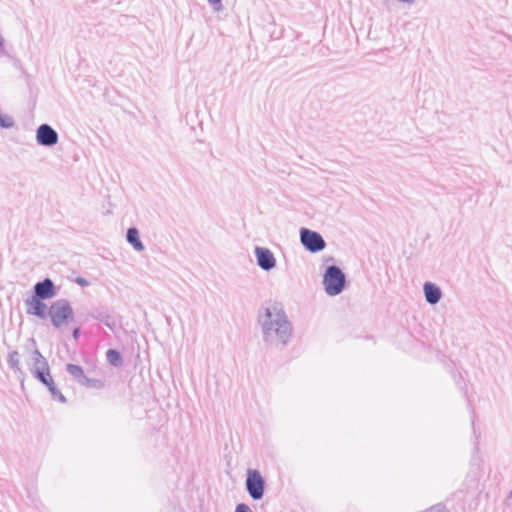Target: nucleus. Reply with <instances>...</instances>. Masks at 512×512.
<instances>
[{
  "label": "nucleus",
  "instance_id": "obj_1",
  "mask_svg": "<svg viewBox=\"0 0 512 512\" xmlns=\"http://www.w3.org/2000/svg\"><path fill=\"white\" fill-rule=\"evenodd\" d=\"M258 322L261 326L263 340L267 344L284 347L290 340L293 328L287 314L277 304H270L259 310Z\"/></svg>",
  "mask_w": 512,
  "mask_h": 512
},
{
  "label": "nucleus",
  "instance_id": "obj_2",
  "mask_svg": "<svg viewBox=\"0 0 512 512\" xmlns=\"http://www.w3.org/2000/svg\"><path fill=\"white\" fill-rule=\"evenodd\" d=\"M47 316L50 317L54 328L62 329L73 319L74 311L70 302L61 298L50 305Z\"/></svg>",
  "mask_w": 512,
  "mask_h": 512
},
{
  "label": "nucleus",
  "instance_id": "obj_3",
  "mask_svg": "<svg viewBox=\"0 0 512 512\" xmlns=\"http://www.w3.org/2000/svg\"><path fill=\"white\" fill-rule=\"evenodd\" d=\"M345 283V274L338 266L331 265L326 268L323 276V286L327 295H339L343 291Z\"/></svg>",
  "mask_w": 512,
  "mask_h": 512
},
{
  "label": "nucleus",
  "instance_id": "obj_4",
  "mask_svg": "<svg viewBox=\"0 0 512 512\" xmlns=\"http://www.w3.org/2000/svg\"><path fill=\"white\" fill-rule=\"evenodd\" d=\"M300 242L311 253L320 252L326 247V242L322 235L308 228L300 229Z\"/></svg>",
  "mask_w": 512,
  "mask_h": 512
},
{
  "label": "nucleus",
  "instance_id": "obj_5",
  "mask_svg": "<svg viewBox=\"0 0 512 512\" xmlns=\"http://www.w3.org/2000/svg\"><path fill=\"white\" fill-rule=\"evenodd\" d=\"M265 482L257 470H249L246 479V489L254 500H260L264 495Z\"/></svg>",
  "mask_w": 512,
  "mask_h": 512
},
{
  "label": "nucleus",
  "instance_id": "obj_6",
  "mask_svg": "<svg viewBox=\"0 0 512 512\" xmlns=\"http://www.w3.org/2000/svg\"><path fill=\"white\" fill-rule=\"evenodd\" d=\"M36 141L41 146L52 147L58 143L59 136L49 124H41L36 130Z\"/></svg>",
  "mask_w": 512,
  "mask_h": 512
},
{
  "label": "nucleus",
  "instance_id": "obj_7",
  "mask_svg": "<svg viewBox=\"0 0 512 512\" xmlns=\"http://www.w3.org/2000/svg\"><path fill=\"white\" fill-rule=\"evenodd\" d=\"M254 255L257 265L264 271H270L276 267V258L274 254L265 247H255Z\"/></svg>",
  "mask_w": 512,
  "mask_h": 512
},
{
  "label": "nucleus",
  "instance_id": "obj_8",
  "mask_svg": "<svg viewBox=\"0 0 512 512\" xmlns=\"http://www.w3.org/2000/svg\"><path fill=\"white\" fill-rule=\"evenodd\" d=\"M28 343L32 348L31 356H30L29 360L27 361L30 372L35 371L37 369L48 370V366H49L48 361L36 347L35 339L30 338L28 340Z\"/></svg>",
  "mask_w": 512,
  "mask_h": 512
},
{
  "label": "nucleus",
  "instance_id": "obj_9",
  "mask_svg": "<svg viewBox=\"0 0 512 512\" xmlns=\"http://www.w3.org/2000/svg\"><path fill=\"white\" fill-rule=\"evenodd\" d=\"M26 313L28 315L36 316L40 319H45L48 315V306L43 302V299L36 298L34 295L25 300Z\"/></svg>",
  "mask_w": 512,
  "mask_h": 512
},
{
  "label": "nucleus",
  "instance_id": "obj_10",
  "mask_svg": "<svg viewBox=\"0 0 512 512\" xmlns=\"http://www.w3.org/2000/svg\"><path fill=\"white\" fill-rule=\"evenodd\" d=\"M34 296L43 300L51 299L56 296V287L50 278L37 282L34 285Z\"/></svg>",
  "mask_w": 512,
  "mask_h": 512
},
{
  "label": "nucleus",
  "instance_id": "obj_11",
  "mask_svg": "<svg viewBox=\"0 0 512 512\" xmlns=\"http://www.w3.org/2000/svg\"><path fill=\"white\" fill-rule=\"evenodd\" d=\"M423 290L425 299L429 304L435 305L440 301L442 297V292L437 285L431 282H426L423 286Z\"/></svg>",
  "mask_w": 512,
  "mask_h": 512
},
{
  "label": "nucleus",
  "instance_id": "obj_12",
  "mask_svg": "<svg viewBox=\"0 0 512 512\" xmlns=\"http://www.w3.org/2000/svg\"><path fill=\"white\" fill-rule=\"evenodd\" d=\"M67 372L74 377L80 384L82 385H88L90 382V379L85 376L84 371L82 367L75 364H67L66 366Z\"/></svg>",
  "mask_w": 512,
  "mask_h": 512
},
{
  "label": "nucleus",
  "instance_id": "obj_13",
  "mask_svg": "<svg viewBox=\"0 0 512 512\" xmlns=\"http://www.w3.org/2000/svg\"><path fill=\"white\" fill-rule=\"evenodd\" d=\"M127 241L130 243L136 251H143L144 245L140 240L139 232L136 228L131 227L127 231Z\"/></svg>",
  "mask_w": 512,
  "mask_h": 512
},
{
  "label": "nucleus",
  "instance_id": "obj_14",
  "mask_svg": "<svg viewBox=\"0 0 512 512\" xmlns=\"http://www.w3.org/2000/svg\"><path fill=\"white\" fill-rule=\"evenodd\" d=\"M7 363L10 369H12L15 373L23 374V371L20 366V355L18 351L13 350L9 352Z\"/></svg>",
  "mask_w": 512,
  "mask_h": 512
},
{
  "label": "nucleus",
  "instance_id": "obj_15",
  "mask_svg": "<svg viewBox=\"0 0 512 512\" xmlns=\"http://www.w3.org/2000/svg\"><path fill=\"white\" fill-rule=\"evenodd\" d=\"M31 373L43 385L46 386L48 384H52L53 378H52V376L50 374V368L49 367H48V370L37 369L35 371H32Z\"/></svg>",
  "mask_w": 512,
  "mask_h": 512
},
{
  "label": "nucleus",
  "instance_id": "obj_16",
  "mask_svg": "<svg viewBox=\"0 0 512 512\" xmlns=\"http://www.w3.org/2000/svg\"><path fill=\"white\" fill-rule=\"evenodd\" d=\"M107 361L113 365L114 367H119L122 365V358L120 353L117 350L109 349L106 352Z\"/></svg>",
  "mask_w": 512,
  "mask_h": 512
},
{
  "label": "nucleus",
  "instance_id": "obj_17",
  "mask_svg": "<svg viewBox=\"0 0 512 512\" xmlns=\"http://www.w3.org/2000/svg\"><path fill=\"white\" fill-rule=\"evenodd\" d=\"M92 317L95 318L96 320L103 322L106 326H108L110 328H112V326L114 324L112 317L109 314L102 312V311L94 312L92 314Z\"/></svg>",
  "mask_w": 512,
  "mask_h": 512
},
{
  "label": "nucleus",
  "instance_id": "obj_18",
  "mask_svg": "<svg viewBox=\"0 0 512 512\" xmlns=\"http://www.w3.org/2000/svg\"><path fill=\"white\" fill-rule=\"evenodd\" d=\"M49 392L51 393L52 397L62 403L66 402V398L63 396V394L56 388L54 380H52V384L46 385Z\"/></svg>",
  "mask_w": 512,
  "mask_h": 512
},
{
  "label": "nucleus",
  "instance_id": "obj_19",
  "mask_svg": "<svg viewBox=\"0 0 512 512\" xmlns=\"http://www.w3.org/2000/svg\"><path fill=\"white\" fill-rule=\"evenodd\" d=\"M15 124L14 119L9 115L0 114V126L2 128H11Z\"/></svg>",
  "mask_w": 512,
  "mask_h": 512
},
{
  "label": "nucleus",
  "instance_id": "obj_20",
  "mask_svg": "<svg viewBox=\"0 0 512 512\" xmlns=\"http://www.w3.org/2000/svg\"><path fill=\"white\" fill-rule=\"evenodd\" d=\"M207 2L215 13H220L224 9L222 0H207Z\"/></svg>",
  "mask_w": 512,
  "mask_h": 512
},
{
  "label": "nucleus",
  "instance_id": "obj_21",
  "mask_svg": "<svg viewBox=\"0 0 512 512\" xmlns=\"http://www.w3.org/2000/svg\"><path fill=\"white\" fill-rule=\"evenodd\" d=\"M235 512H252V511L248 505L241 503L236 506Z\"/></svg>",
  "mask_w": 512,
  "mask_h": 512
},
{
  "label": "nucleus",
  "instance_id": "obj_22",
  "mask_svg": "<svg viewBox=\"0 0 512 512\" xmlns=\"http://www.w3.org/2000/svg\"><path fill=\"white\" fill-rule=\"evenodd\" d=\"M76 282L81 286H88V281L84 278H77Z\"/></svg>",
  "mask_w": 512,
  "mask_h": 512
},
{
  "label": "nucleus",
  "instance_id": "obj_23",
  "mask_svg": "<svg viewBox=\"0 0 512 512\" xmlns=\"http://www.w3.org/2000/svg\"><path fill=\"white\" fill-rule=\"evenodd\" d=\"M80 336V327H76L74 330H73V338L75 340H77Z\"/></svg>",
  "mask_w": 512,
  "mask_h": 512
},
{
  "label": "nucleus",
  "instance_id": "obj_24",
  "mask_svg": "<svg viewBox=\"0 0 512 512\" xmlns=\"http://www.w3.org/2000/svg\"><path fill=\"white\" fill-rule=\"evenodd\" d=\"M4 38L3 36L0 34V56L2 55L3 51H4Z\"/></svg>",
  "mask_w": 512,
  "mask_h": 512
},
{
  "label": "nucleus",
  "instance_id": "obj_25",
  "mask_svg": "<svg viewBox=\"0 0 512 512\" xmlns=\"http://www.w3.org/2000/svg\"><path fill=\"white\" fill-rule=\"evenodd\" d=\"M398 1L406 3V4H413L415 2V0H398Z\"/></svg>",
  "mask_w": 512,
  "mask_h": 512
},
{
  "label": "nucleus",
  "instance_id": "obj_26",
  "mask_svg": "<svg viewBox=\"0 0 512 512\" xmlns=\"http://www.w3.org/2000/svg\"><path fill=\"white\" fill-rule=\"evenodd\" d=\"M510 498L512 499V489H511V492H510Z\"/></svg>",
  "mask_w": 512,
  "mask_h": 512
}]
</instances>
